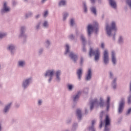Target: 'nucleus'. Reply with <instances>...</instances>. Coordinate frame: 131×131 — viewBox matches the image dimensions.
I'll return each mask as SVG.
<instances>
[{"label":"nucleus","instance_id":"f257e3e1","mask_svg":"<svg viewBox=\"0 0 131 131\" xmlns=\"http://www.w3.org/2000/svg\"><path fill=\"white\" fill-rule=\"evenodd\" d=\"M106 33L108 37H112V39L115 41L116 35L115 32L117 30L116 28V23L115 21H113L111 24V27L109 26L108 24H106Z\"/></svg>","mask_w":131,"mask_h":131},{"label":"nucleus","instance_id":"f03ea898","mask_svg":"<svg viewBox=\"0 0 131 131\" xmlns=\"http://www.w3.org/2000/svg\"><path fill=\"white\" fill-rule=\"evenodd\" d=\"M64 55L71 58L74 63H76L77 60H78V55L77 54L70 51V46H69V44L66 45Z\"/></svg>","mask_w":131,"mask_h":131},{"label":"nucleus","instance_id":"7ed1b4c3","mask_svg":"<svg viewBox=\"0 0 131 131\" xmlns=\"http://www.w3.org/2000/svg\"><path fill=\"white\" fill-rule=\"evenodd\" d=\"M95 31V33L97 34L99 31V24L97 22H95L94 25H89L87 27L88 35L89 37H91L92 35V32Z\"/></svg>","mask_w":131,"mask_h":131},{"label":"nucleus","instance_id":"20e7f679","mask_svg":"<svg viewBox=\"0 0 131 131\" xmlns=\"http://www.w3.org/2000/svg\"><path fill=\"white\" fill-rule=\"evenodd\" d=\"M100 102L98 101L97 99H94L90 102V110L94 109V106H99L100 108L104 107V99L102 98L99 99Z\"/></svg>","mask_w":131,"mask_h":131},{"label":"nucleus","instance_id":"39448f33","mask_svg":"<svg viewBox=\"0 0 131 131\" xmlns=\"http://www.w3.org/2000/svg\"><path fill=\"white\" fill-rule=\"evenodd\" d=\"M54 74H55V70L54 69L48 70L44 73V77L46 79H47L48 83H51L52 80H53Z\"/></svg>","mask_w":131,"mask_h":131},{"label":"nucleus","instance_id":"423d86ee","mask_svg":"<svg viewBox=\"0 0 131 131\" xmlns=\"http://www.w3.org/2000/svg\"><path fill=\"white\" fill-rule=\"evenodd\" d=\"M100 51L98 50H94L93 48H90L89 51V56L90 57H92V56H94V60L95 62H99V60H100Z\"/></svg>","mask_w":131,"mask_h":131},{"label":"nucleus","instance_id":"0eeeda50","mask_svg":"<svg viewBox=\"0 0 131 131\" xmlns=\"http://www.w3.org/2000/svg\"><path fill=\"white\" fill-rule=\"evenodd\" d=\"M108 78L113 79L112 81V87L113 90H116L117 88V77H114V73L112 71L108 72Z\"/></svg>","mask_w":131,"mask_h":131},{"label":"nucleus","instance_id":"6e6552de","mask_svg":"<svg viewBox=\"0 0 131 131\" xmlns=\"http://www.w3.org/2000/svg\"><path fill=\"white\" fill-rule=\"evenodd\" d=\"M33 79L32 77H30L29 78H27L25 79L21 83V87L23 88V90H26L28 88V86L32 83V81Z\"/></svg>","mask_w":131,"mask_h":131},{"label":"nucleus","instance_id":"1a4fd4ad","mask_svg":"<svg viewBox=\"0 0 131 131\" xmlns=\"http://www.w3.org/2000/svg\"><path fill=\"white\" fill-rule=\"evenodd\" d=\"M11 12V7L8 5V2H4L3 7L1 10L0 13L1 15H5Z\"/></svg>","mask_w":131,"mask_h":131},{"label":"nucleus","instance_id":"9d476101","mask_svg":"<svg viewBox=\"0 0 131 131\" xmlns=\"http://www.w3.org/2000/svg\"><path fill=\"white\" fill-rule=\"evenodd\" d=\"M7 50L9 52L11 56H14L16 54V45L15 44H9L7 46Z\"/></svg>","mask_w":131,"mask_h":131},{"label":"nucleus","instance_id":"9b49d317","mask_svg":"<svg viewBox=\"0 0 131 131\" xmlns=\"http://www.w3.org/2000/svg\"><path fill=\"white\" fill-rule=\"evenodd\" d=\"M102 61L104 65L106 66L109 64V52L108 50L105 49L103 52V56L102 57Z\"/></svg>","mask_w":131,"mask_h":131},{"label":"nucleus","instance_id":"f8f14e48","mask_svg":"<svg viewBox=\"0 0 131 131\" xmlns=\"http://www.w3.org/2000/svg\"><path fill=\"white\" fill-rule=\"evenodd\" d=\"M26 26H25L20 27L19 37H23L24 39L27 38V35L25 33V32H26Z\"/></svg>","mask_w":131,"mask_h":131},{"label":"nucleus","instance_id":"ddd939ff","mask_svg":"<svg viewBox=\"0 0 131 131\" xmlns=\"http://www.w3.org/2000/svg\"><path fill=\"white\" fill-rule=\"evenodd\" d=\"M80 95H81V91H78L72 96V99L74 103H77V102H78Z\"/></svg>","mask_w":131,"mask_h":131},{"label":"nucleus","instance_id":"4468645a","mask_svg":"<svg viewBox=\"0 0 131 131\" xmlns=\"http://www.w3.org/2000/svg\"><path fill=\"white\" fill-rule=\"evenodd\" d=\"M111 59L113 66H116L117 64V59H116V53L114 51H112L111 52Z\"/></svg>","mask_w":131,"mask_h":131},{"label":"nucleus","instance_id":"2eb2a0df","mask_svg":"<svg viewBox=\"0 0 131 131\" xmlns=\"http://www.w3.org/2000/svg\"><path fill=\"white\" fill-rule=\"evenodd\" d=\"M61 74H62V71L58 70L55 72V81L56 82H60L61 81Z\"/></svg>","mask_w":131,"mask_h":131},{"label":"nucleus","instance_id":"dca6fc26","mask_svg":"<svg viewBox=\"0 0 131 131\" xmlns=\"http://www.w3.org/2000/svg\"><path fill=\"white\" fill-rule=\"evenodd\" d=\"M109 125H110V118H109V116H108V115H106L105 118V128L103 131H110V128L108 127Z\"/></svg>","mask_w":131,"mask_h":131},{"label":"nucleus","instance_id":"f3484780","mask_svg":"<svg viewBox=\"0 0 131 131\" xmlns=\"http://www.w3.org/2000/svg\"><path fill=\"white\" fill-rule=\"evenodd\" d=\"M17 66L18 68H25L26 66V61L23 59H20L17 62Z\"/></svg>","mask_w":131,"mask_h":131},{"label":"nucleus","instance_id":"a211bd4d","mask_svg":"<svg viewBox=\"0 0 131 131\" xmlns=\"http://www.w3.org/2000/svg\"><path fill=\"white\" fill-rule=\"evenodd\" d=\"M12 104L13 103L12 102H9L7 104H6L3 110V113L4 114H8L10 111V109H11V106H12Z\"/></svg>","mask_w":131,"mask_h":131},{"label":"nucleus","instance_id":"6ab92c4d","mask_svg":"<svg viewBox=\"0 0 131 131\" xmlns=\"http://www.w3.org/2000/svg\"><path fill=\"white\" fill-rule=\"evenodd\" d=\"M124 98H122L121 101L120 102L119 108H118V113L120 114V113H122L123 111V107L124 106V104L125 103Z\"/></svg>","mask_w":131,"mask_h":131},{"label":"nucleus","instance_id":"aec40b11","mask_svg":"<svg viewBox=\"0 0 131 131\" xmlns=\"http://www.w3.org/2000/svg\"><path fill=\"white\" fill-rule=\"evenodd\" d=\"M92 69H89L87 72V74L85 76V80L86 81H90V80L92 79Z\"/></svg>","mask_w":131,"mask_h":131},{"label":"nucleus","instance_id":"412c9836","mask_svg":"<svg viewBox=\"0 0 131 131\" xmlns=\"http://www.w3.org/2000/svg\"><path fill=\"white\" fill-rule=\"evenodd\" d=\"M59 8H63L67 6V0H59L57 3Z\"/></svg>","mask_w":131,"mask_h":131},{"label":"nucleus","instance_id":"4be33fe9","mask_svg":"<svg viewBox=\"0 0 131 131\" xmlns=\"http://www.w3.org/2000/svg\"><path fill=\"white\" fill-rule=\"evenodd\" d=\"M83 70L82 68L78 69L76 72V75L77 76L78 80L79 81L81 80V77H82Z\"/></svg>","mask_w":131,"mask_h":131},{"label":"nucleus","instance_id":"5701e85b","mask_svg":"<svg viewBox=\"0 0 131 131\" xmlns=\"http://www.w3.org/2000/svg\"><path fill=\"white\" fill-rule=\"evenodd\" d=\"M42 23L41 21H38L35 25L34 28L35 31H39L41 29Z\"/></svg>","mask_w":131,"mask_h":131},{"label":"nucleus","instance_id":"b1692460","mask_svg":"<svg viewBox=\"0 0 131 131\" xmlns=\"http://www.w3.org/2000/svg\"><path fill=\"white\" fill-rule=\"evenodd\" d=\"M76 116L78 120H81L82 118V114L81 113V110L80 109H77L76 111Z\"/></svg>","mask_w":131,"mask_h":131},{"label":"nucleus","instance_id":"393cba45","mask_svg":"<svg viewBox=\"0 0 131 131\" xmlns=\"http://www.w3.org/2000/svg\"><path fill=\"white\" fill-rule=\"evenodd\" d=\"M42 27L44 29H48V28L50 27V24L49 23V21L47 20H43L42 23Z\"/></svg>","mask_w":131,"mask_h":131},{"label":"nucleus","instance_id":"a878e982","mask_svg":"<svg viewBox=\"0 0 131 131\" xmlns=\"http://www.w3.org/2000/svg\"><path fill=\"white\" fill-rule=\"evenodd\" d=\"M51 45L52 42L51 41V40L47 39L45 40V46L46 49H49Z\"/></svg>","mask_w":131,"mask_h":131},{"label":"nucleus","instance_id":"bb28decb","mask_svg":"<svg viewBox=\"0 0 131 131\" xmlns=\"http://www.w3.org/2000/svg\"><path fill=\"white\" fill-rule=\"evenodd\" d=\"M69 16V13L68 12H64L62 14V21L65 22L67 20V18Z\"/></svg>","mask_w":131,"mask_h":131},{"label":"nucleus","instance_id":"cd10ccee","mask_svg":"<svg viewBox=\"0 0 131 131\" xmlns=\"http://www.w3.org/2000/svg\"><path fill=\"white\" fill-rule=\"evenodd\" d=\"M110 1V5L113 9H116V2L114 0H109Z\"/></svg>","mask_w":131,"mask_h":131},{"label":"nucleus","instance_id":"c85d7f7f","mask_svg":"<svg viewBox=\"0 0 131 131\" xmlns=\"http://www.w3.org/2000/svg\"><path fill=\"white\" fill-rule=\"evenodd\" d=\"M95 123H96V121L93 120L92 121V126L89 128V131H96V128H95V126H94Z\"/></svg>","mask_w":131,"mask_h":131},{"label":"nucleus","instance_id":"c756f323","mask_svg":"<svg viewBox=\"0 0 131 131\" xmlns=\"http://www.w3.org/2000/svg\"><path fill=\"white\" fill-rule=\"evenodd\" d=\"M80 39L82 42L83 46H85V45H86V39L83 34L80 35Z\"/></svg>","mask_w":131,"mask_h":131},{"label":"nucleus","instance_id":"7c9ffc66","mask_svg":"<svg viewBox=\"0 0 131 131\" xmlns=\"http://www.w3.org/2000/svg\"><path fill=\"white\" fill-rule=\"evenodd\" d=\"M33 16V13L32 12H28L26 13L25 15V19H28V18H31Z\"/></svg>","mask_w":131,"mask_h":131},{"label":"nucleus","instance_id":"2f4dec72","mask_svg":"<svg viewBox=\"0 0 131 131\" xmlns=\"http://www.w3.org/2000/svg\"><path fill=\"white\" fill-rule=\"evenodd\" d=\"M90 10L92 13V14H94L95 16H97V8H96V7L92 6L90 8Z\"/></svg>","mask_w":131,"mask_h":131},{"label":"nucleus","instance_id":"473e14b6","mask_svg":"<svg viewBox=\"0 0 131 131\" xmlns=\"http://www.w3.org/2000/svg\"><path fill=\"white\" fill-rule=\"evenodd\" d=\"M75 25V18H71L70 19V26L73 27Z\"/></svg>","mask_w":131,"mask_h":131},{"label":"nucleus","instance_id":"72a5a7b5","mask_svg":"<svg viewBox=\"0 0 131 131\" xmlns=\"http://www.w3.org/2000/svg\"><path fill=\"white\" fill-rule=\"evenodd\" d=\"M77 127H78V123H74L72 125V127L71 130L72 131H76V129H77Z\"/></svg>","mask_w":131,"mask_h":131},{"label":"nucleus","instance_id":"f704fd0d","mask_svg":"<svg viewBox=\"0 0 131 131\" xmlns=\"http://www.w3.org/2000/svg\"><path fill=\"white\" fill-rule=\"evenodd\" d=\"M67 88L69 92H72L73 89H74V85L72 84H68Z\"/></svg>","mask_w":131,"mask_h":131},{"label":"nucleus","instance_id":"c9c22d12","mask_svg":"<svg viewBox=\"0 0 131 131\" xmlns=\"http://www.w3.org/2000/svg\"><path fill=\"white\" fill-rule=\"evenodd\" d=\"M110 108V97L108 96L107 98V101H106V110L108 111Z\"/></svg>","mask_w":131,"mask_h":131},{"label":"nucleus","instance_id":"e433bc0d","mask_svg":"<svg viewBox=\"0 0 131 131\" xmlns=\"http://www.w3.org/2000/svg\"><path fill=\"white\" fill-rule=\"evenodd\" d=\"M49 12L48 10H45L42 14L43 18H47L49 16Z\"/></svg>","mask_w":131,"mask_h":131},{"label":"nucleus","instance_id":"4c0bfd02","mask_svg":"<svg viewBox=\"0 0 131 131\" xmlns=\"http://www.w3.org/2000/svg\"><path fill=\"white\" fill-rule=\"evenodd\" d=\"M124 42V41H123V37H122L121 36H120L118 40V43L119 45H122Z\"/></svg>","mask_w":131,"mask_h":131},{"label":"nucleus","instance_id":"58836bf2","mask_svg":"<svg viewBox=\"0 0 131 131\" xmlns=\"http://www.w3.org/2000/svg\"><path fill=\"white\" fill-rule=\"evenodd\" d=\"M83 12L85 14H86V13H88V6H86V3H85V2L83 3Z\"/></svg>","mask_w":131,"mask_h":131},{"label":"nucleus","instance_id":"ea45409f","mask_svg":"<svg viewBox=\"0 0 131 131\" xmlns=\"http://www.w3.org/2000/svg\"><path fill=\"white\" fill-rule=\"evenodd\" d=\"M102 118H103V113H101L100 115V124L99 125L100 128H102V126L103 125V119H102Z\"/></svg>","mask_w":131,"mask_h":131},{"label":"nucleus","instance_id":"a19ab883","mask_svg":"<svg viewBox=\"0 0 131 131\" xmlns=\"http://www.w3.org/2000/svg\"><path fill=\"white\" fill-rule=\"evenodd\" d=\"M44 49L42 48H40L38 51V55L40 56L43 54Z\"/></svg>","mask_w":131,"mask_h":131},{"label":"nucleus","instance_id":"79ce46f5","mask_svg":"<svg viewBox=\"0 0 131 131\" xmlns=\"http://www.w3.org/2000/svg\"><path fill=\"white\" fill-rule=\"evenodd\" d=\"M7 36L6 33H0V38L2 39V38H4V37H6Z\"/></svg>","mask_w":131,"mask_h":131},{"label":"nucleus","instance_id":"37998d69","mask_svg":"<svg viewBox=\"0 0 131 131\" xmlns=\"http://www.w3.org/2000/svg\"><path fill=\"white\" fill-rule=\"evenodd\" d=\"M69 38L70 39H71V40H74L75 37L74 36V35L73 34H71L69 35Z\"/></svg>","mask_w":131,"mask_h":131},{"label":"nucleus","instance_id":"c03bdc74","mask_svg":"<svg viewBox=\"0 0 131 131\" xmlns=\"http://www.w3.org/2000/svg\"><path fill=\"white\" fill-rule=\"evenodd\" d=\"M72 119L71 118H68L66 120V123L67 124H70V123L72 122Z\"/></svg>","mask_w":131,"mask_h":131},{"label":"nucleus","instance_id":"a18cd8bd","mask_svg":"<svg viewBox=\"0 0 131 131\" xmlns=\"http://www.w3.org/2000/svg\"><path fill=\"white\" fill-rule=\"evenodd\" d=\"M83 62H84V58H83V57H81L80 58V65H82V64H83Z\"/></svg>","mask_w":131,"mask_h":131},{"label":"nucleus","instance_id":"49530a36","mask_svg":"<svg viewBox=\"0 0 131 131\" xmlns=\"http://www.w3.org/2000/svg\"><path fill=\"white\" fill-rule=\"evenodd\" d=\"M42 104V100L39 99L37 101L38 106H41Z\"/></svg>","mask_w":131,"mask_h":131},{"label":"nucleus","instance_id":"de8ad7c7","mask_svg":"<svg viewBox=\"0 0 131 131\" xmlns=\"http://www.w3.org/2000/svg\"><path fill=\"white\" fill-rule=\"evenodd\" d=\"M82 51L83 53H86V48H85V45H83V47L82 48Z\"/></svg>","mask_w":131,"mask_h":131},{"label":"nucleus","instance_id":"09e8293b","mask_svg":"<svg viewBox=\"0 0 131 131\" xmlns=\"http://www.w3.org/2000/svg\"><path fill=\"white\" fill-rule=\"evenodd\" d=\"M40 16H41V15L40 14H36L35 16V19H36V20L39 19V18H40Z\"/></svg>","mask_w":131,"mask_h":131},{"label":"nucleus","instance_id":"8fccbe9b","mask_svg":"<svg viewBox=\"0 0 131 131\" xmlns=\"http://www.w3.org/2000/svg\"><path fill=\"white\" fill-rule=\"evenodd\" d=\"M131 103V95H129L128 97V104Z\"/></svg>","mask_w":131,"mask_h":131},{"label":"nucleus","instance_id":"3c124183","mask_svg":"<svg viewBox=\"0 0 131 131\" xmlns=\"http://www.w3.org/2000/svg\"><path fill=\"white\" fill-rule=\"evenodd\" d=\"M83 92H84L85 94H88V93H89V88H85V89H84Z\"/></svg>","mask_w":131,"mask_h":131},{"label":"nucleus","instance_id":"603ef678","mask_svg":"<svg viewBox=\"0 0 131 131\" xmlns=\"http://www.w3.org/2000/svg\"><path fill=\"white\" fill-rule=\"evenodd\" d=\"M101 47L102 48V49H105V44H104V43H101Z\"/></svg>","mask_w":131,"mask_h":131},{"label":"nucleus","instance_id":"864d4df0","mask_svg":"<svg viewBox=\"0 0 131 131\" xmlns=\"http://www.w3.org/2000/svg\"><path fill=\"white\" fill-rule=\"evenodd\" d=\"M47 1L48 0H41V4H42V5H43V4H45V3L47 2Z\"/></svg>","mask_w":131,"mask_h":131},{"label":"nucleus","instance_id":"5fc2aeb1","mask_svg":"<svg viewBox=\"0 0 131 131\" xmlns=\"http://www.w3.org/2000/svg\"><path fill=\"white\" fill-rule=\"evenodd\" d=\"M91 4H95L96 3V0H90Z\"/></svg>","mask_w":131,"mask_h":131},{"label":"nucleus","instance_id":"6e6d98bb","mask_svg":"<svg viewBox=\"0 0 131 131\" xmlns=\"http://www.w3.org/2000/svg\"><path fill=\"white\" fill-rule=\"evenodd\" d=\"M89 113V111L87 110L86 109L85 110V115H87V114H88Z\"/></svg>","mask_w":131,"mask_h":131},{"label":"nucleus","instance_id":"4d7b16f0","mask_svg":"<svg viewBox=\"0 0 131 131\" xmlns=\"http://www.w3.org/2000/svg\"><path fill=\"white\" fill-rule=\"evenodd\" d=\"M3 125L1 123H0V131H2V129H3Z\"/></svg>","mask_w":131,"mask_h":131},{"label":"nucleus","instance_id":"13d9d810","mask_svg":"<svg viewBox=\"0 0 131 131\" xmlns=\"http://www.w3.org/2000/svg\"><path fill=\"white\" fill-rule=\"evenodd\" d=\"M15 106L16 108H19V107H20V104H18V103H17L16 105H15Z\"/></svg>","mask_w":131,"mask_h":131},{"label":"nucleus","instance_id":"bf43d9fd","mask_svg":"<svg viewBox=\"0 0 131 131\" xmlns=\"http://www.w3.org/2000/svg\"><path fill=\"white\" fill-rule=\"evenodd\" d=\"M2 69H3V67H2V64L0 63V71L2 70Z\"/></svg>","mask_w":131,"mask_h":131},{"label":"nucleus","instance_id":"052dcab7","mask_svg":"<svg viewBox=\"0 0 131 131\" xmlns=\"http://www.w3.org/2000/svg\"><path fill=\"white\" fill-rule=\"evenodd\" d=\"M23 2H24L25 3H28L29 0H23Z\"/></svg>","mask_w":131,"mask_h":131},{"label":"nucleus","instance_id":"680f3d73","mask_svg":"<svg viewBox=\"0 0 131 131\" xmlns=\"http://www.w3.org/2000/svg\"><path fill=\"white\" fill-rule=\"evenodd\" d=\"M130 91L131 92V81H130Z\"/></svg>","mask_w":131,"mask_h":131},{"label":"nucleus","instance_id":"e2e57ef3","mask_svg":"<svg viewBox=\"0 0 131 131\" xmlns=\"http://www.w3.org/2000/svg\"><path fill=\"white\" fill-rule=\"evenodd\" d=\"M2 104H3V102H2V101L0 100V105H2Z\"/></svg>","mask_w":131,"mask_h":131},{"label":"nucleus","instance_id":"0e129e2a","mask_svg":"<svg viewBox=\"0 0 131 131\" xmlns=\"http://www.w3.org/2000/svg\"><path fill=\"white\" fill-rule=\"evenodd\" d=\"M99 3H101V0H98Z\"/></svg>","mask_w":131,"mask_h":131}]
</instances>
